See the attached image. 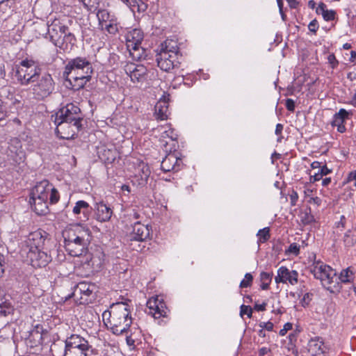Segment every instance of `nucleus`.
Instances as JSON below:
<instances>
[{
    "label": "nucleus",
    "mask_w": 356,
    "mask_h": 356,
    "mask_svg": "<svg viewBox=\"0 0 356 356\" xmlns=\"http://www.w3.org/2000/svg\"><path fill=\"white\" fill-rule=\"evenodd\" d=\"M96 219L99 222H106L112 216L113 211L103 202L97 203L96 207Z\"/></svg>",
    "instance_id": "a878e982"
},
{
    "label": "nucleus",
    "mask_w": 356,
    "mask_h": 356,
    "mask_svg": "<svg viewBox=\"0 0 356 356\" xmlns=\"http://www.w3.org/2000/svg\"><path fill=\"white\" fill-rule=\"evenodd\" d=\"M252 308L250 306H247V305H244L241 306L240 314L241 316L246 314L249 318H250L252 316Z\"/></svg>",
    "instance_id": "8fccbe9b"
},
{
    "label": "nucleus",
    "mask_w": 356,
    "mask_h": 356,
    "mask_svg": "<svg viewBox=\"0 0 356 356\" xmlns=\"http://www.w3.org/2000/svg\"><path fill=\"white\" fill-rule=\"evenodd\" d=\"M89 243H64L68 254L72 257H79L86 252Z\"/></svg>",
    "instance_id": "bb28decb"
},
{
    "label": "nucleus",
    "mask_w": 356,
    "mask_h": 356,
    "mask_svg": "<svg viewBox=\"0 0 356 356\" xmlns=\"http://www.w3.org/2000/svg\"><path fill=\"white\" fill-rule=\"evenodd\" d=\"M13 312V306L3 294L0 290V316H6Z\"/></svg>",
    "instance_id": "cd10ccee"
},
{
    "label": "nucleus",
    "mask_w": 356,
    "mask_h": 356,
    "mask_svg": "<svg viewBox=\"0 0 356 356\" xmlns=\"http://www.w3.org/2000/svg\"><path fill=\"white\" fill-rule=\"evenodd\" d=\"M343 243L346 247H351L356 243V236L350 230H348L343 238Z\"/></svg>",
    "instance_id": "58836bf2"
},
{
    "label": "nucleus",
    "mask_w": 356,
    "mask_h": 356,
    "mask_svg": "<svg viewBox=\"0 0 356 356\" xmlns=\"http://www.w3.org/2000/svg\"><path fill=\"white\" fill-rule=\"evenodd\" d=\"M298 200V195L297 192L293 191L290 195V201L292 206H295Z\"/></svg>",
    "instance_id": "4d7b16f0"
},
{
    "label": "nucleus",
    "mask_w": 356,
    "mask_h": 356,
    "mask_svg": "<svg viewBox=\"0 0 356 356\" xmlns=\"http://www.w3.org/2000/svg\"><path fill=\"white\" fill-rule=\"evenodd\" d=\"M301 220L302 223L307 225L310 224L314 220V216L310 213V212L305 211L301 214Z\"/></svg>",
    "instance_id": "a18cd8bd"
},
{
    "label": "nucleus",
    "mask_w": 356,
    "mask_h": 356,
    "mask_svg": "<svg viewBox=\"0 0 356 356\" xmlns=\"http://www.w3.org/2000/svg\"><path fill=\"white\" fill-rule=\"evenodd\" d=\"M314 277L321 280L322 285L332 293L339 289L338 276L334 269L322 261L314 262L310 268Z\"/></svg>",
    "instance_id": "7ed1b4c3"
},
{
    "label": "nucleus",
    "mask_w": 356,
    "mask_h": 356,
    "mask_svg": "<svg viewBox=\"0 0 356 356\" xmlns=\"http://www.w3.org/2000/svg\"><path fill=\"white\" fill-rule=\"evenodd\" d=\"M298 273L296 270H289L285 266H281L277 270V275L275 280L276 283H286L289 282L291 284L294 285L298 283Z\"/></svg>",
    "instance_id": "dca6fc26"
},
{
    "label": "nucleus",
    "mask_w": 356,
    "mask_h": 356,
    "mask_svg": "<svg viewBox=\"0 0 356 356\" xmlns=\"http://www.w3.org/2000/svg\"><path fill=\"white\" fill-rule=\"evenodd\" d=\"M92 71V64L88 59L76 57L68 61L64 75L74 90H79L90 79Z\"/></svg>",
    "instance_id": "f03ea898"
},
{
    "label": "nucleus",
    "mask_w": 356,
    "mask_h": 356,
    "mask_svg": "<svg viewBox=\"0 0 356 356\" xmlns=\"http://www.w3.org/2000/svg\"><path fill=\"white\" fill-rule=\"evenodd\" d=\"M59 31L61 36L66 35L69 33V29L67 26L62 24L60 21L54 20L48 28V35L51 41L58 47L61 44L60 35H54V32Z\"/></svg>",
    "instance_id": "ddd939ff"
},
{
    "label": "nucleus",
    "mask_w": 356,
    "mask_h": 356,
    "mask_svg": "<svg viewBox=\"0 0 356 356\" xmlns=\"http://www.w3.org/2000/svg\"><path fill=\"white\" fill-rule=\"evenodd\" d=\"M309 203L319 206L321 204V199L318 197H309L307 200Z\"/></svg>",
    "instance_id": "bf43d9fd"
},
{
    "label": "nucleus",
    "mask_w": 356,
    "mask_h": 356,
    "mask_svg": "<svg viewBox=\"0 0 356 356\" xmlns=\"http://www.w3.org/2000/svg\"><path fill=\"white\" fill-rule=\"evenodd\" d=\"M169 114L168 102L163 97L157 102L154 106V115L157 120H165L168 119Z\"/></svg>",
    "instance_id": "b1692460"
},
{
    "label": "nucleus",
    "mask_w": 356,
    "mask_h": 356,
    "mask_svg": "<svg viewBox=\"0 0 356 356\" xmlns=\"http://www.w3.org/2000/svg\"><path fill=\"white\" fill-rule=\"evenodd\" d=\"M272 280V274L266 272H262L260 274L261 289L267 290L269 288L270 283Z\"/></svg>",
    "instance_id": "e433bc0d"
},
{
    "label": "nucleus",
    "mask_w": 356,
    "mask_h": 356,
    "mask_svg": "<svg viewBox=\"0 0 356 356\" xmlns=\"http://www.w3.org/2000/svg\"><path fill=\"white\" fill-rule=\"evenodd\" d=\"M178 135L175 132V131L171 128H169L168 130H165L162 133L161 138H170L172 141H175L177 139Z\"/></svg>",
    "instance_id": "79ce46f5"
},
{
    "label": "nucleus",
    "mask_w": 356,
    "mask_h": 356,
    "mask_svg": "<svg viewBox=\"0 0 356 356\" xmlns=\"http://www.w3.org/2000/svg\"><path fill=\"white\" fill-rule=\"evenodd\" d=\"M90 351L65 348L64 356H89L90 355Z\"/></svg>",
    "instance_id": "4c0bfd02"
},
{
    "label": "nucleus",
    "mask_w": 356,
    "mask_h": 356,
    "mask_svg": "<svg viewBox=\"0 0 356 356\" xmlns=\"http://www.w3.org/2000/svg\"><path fill=\"white\" fill-rule=\"evenodd\" d=\"M340 280L343 283H348L356 281V277L351 267L343 269L338 277V281Z\"/></svg>",
    "instance_id": "c85d7f7f"
},
{
    "label": "nucleus",
    "mask_w": 356,
    "mask_h": 356,
    "mask_svg": "<svg viewBox=\"0 0 356 356\" xmlns=\"http://www.w3.org/2000/svg\"><path fill=\"white\" fill-rule=\"evenodd\" d=\"M102 29L106 31L108 33L115 35L118 32L119 25L117 19L114 17L109 22L106 23L104 26H101Z\"/></svg>",
    "instance_id": "473e14b6"
},
{
    "label": "nucleus",
    "mask_w": 356,
    "mask_h": 356,
    "mask_svg": "<svg viewBox=\"0 0 356 356\" xmlns=\"http://www.w3.org/2000/svg\"><path fill=\"white\" fill-rule=\"evenodd\" d=\"M143 37V31L138 29L129 31L125 35L127 48L134 60H139L146 56L145 49L140 46Z\"/></svg>",
    "instance_id": "423d86ee"
},
{
    "label": "nucleus",
    "mask_w": 356,
    "mask_h": 356,
    "mask_svg": "<svg viewBox=\"0 0 356 356\" xmlns=\"http://www.w3.org/2000/svg\"><path fill=\"white\" fill-rule=\"evenodd\" d=\"M54 123L56 125V133L57 136L60 138L66 140L73 138L82 126L81 123L56 119L54 120Z\"/></svg>",
    "instance_id": "1a4fd4ad"
},
{
    "label": "nucleus",
    "mask_w": 356,
    "mask_h": 356,
    "mask_svg": "<svg viewBox=\"0 0 356 356\" xmlns=\"http://www.w3.org/2000/svg\"><path fill=\"white\" fill-rule=\"evenodd\" d=\"M266 303L264 302L262 304H256L254 305V309L257 311H264L266 309Z\"/></svg>",
    "instance_id": "e2e57ef3"
},
{
    "label": "nucleus",
    "mask_w": 356,
    "mask_h": 356,
    "mask_svg": "<svg viewBox=\"0 0 356 356\" xmlns=\"http://www.w3.org/2000/svg\"><path fill=\"white\" fill-rule=\"evenodd\" d=\"M261 328H264L268 331H271L273 329V323L271 322H262L259 324Z\"/></svg>",
    "instance_id": "13d9d810"
},
{
    "label": "nucleus",
    "mask_w": 356,
    "mask_h": 356,
    "mask_svg": "<svg viewBox=\"0 0 356 356\" xmlns=\"http://www.w3.org/2000/svg\"><path fill=\"white\" fill-rule=\"evenodd\" d=\"M332 170L329 169L326 165H324L320 169H318L317 172H315L314 175L310 176V182L319 181L323 178V176L330 174Z\"/></svg>",
    "instance_id": "72a5a7b5"
},
{
    "label": "nucleus",
    "mask_w": 356,
    "mask_h": 356,
    "mask_svg": "<svg viewBox=\"0 0 356 356\" xmlns=\"http://www.w3.org/2000/svg\"><path fill=\"white\" fill-rule=\"evenodd\" d=\"M149 236V229L148 225L136 222L132 227L131 232V240L143 241Z\"/></svg>",
    "instance_id": "6ab92c4d"
},
{
    "label": "nucleus",
    "mask_w": 356,
    "mask_h": 356,
    "mask_svg": "<svg viewBox=\"0 0 356 356\" xmlns=\"http://www.w3.org/2000/svg\"><path fill=\"white\" fill-rule=\"evenodd\" d=\"M125 335H126L127 344L129 346H134L135 339L132 337V335L131 334L128 335V333L127 334H125Z\"/></svg>",
    "instance_id": "680f3d73"
},
{
    "label": "nucleus",
    "mask_w": 356,
    "mask_h": 356,
    "mask_svg": "<svg viewBox=\"0 0 356 356\" xmlns=\"http://www.w3.org/2000/svg\"><path fill=\"white\" fill-rule=\"evenodd\" d=\"M343 229L341 228H337V227H333V232H332V239L334 242H337L340 240V236L343 232Z\"/></svg>",
    "instance_id": "09e8293b"
},
{
    "label": "nucleus",
    "mask_w": 356,
    "mask_h": 356,
    "mask_svg": "<svg viewBox=\"0 0 356 356\" xmlns=\"http://www.w3.org/2000/svg\"><path fill=\"white\" fill-rule=\"evenodd\" d=\"M32 84L33 94L37 99H43L49 96L55 88V82L49 73L39 75L38 79Z\"/></svg>",
    "instance_id": "6e6552de"
},
{
    "label": "nucleus",
    "mask_w": 356,
    "mask_h": 356,
    "mask_svg": "<svg viewBox=\"0 0 356 356\" xmlns=\"http://www.w3.org/2000/svg\"><path fill=\"white\" fill-rule=\"evenodd\" d=\"M7 110L1 99H0V121L4 120L7 117Z\"/></svg>",
    "instance_id": "864d4df0"
},
{
    "label": "nucleus",
    "mask_w": 356,
    "mask_h": 356,
    "mask_svg": "<svg viewBox=\"0 0 356 356\" xmlns=\"http://www.w3.org/2000/svg\"><path fill=\"white\" fill-rule=\"evenodd\" d=\"M309 30L314 33H316L318 28V24L316 19L312 20L308 25Z\"/></svg>",
    "instance_id": "5fc2aeb1"
},
{
    "label": "nucleus",
    "mask_w": 356,
    "mask_h": 356,
    "mask_svg": "<svg viewBox=\"0 0 356 356\" xmlns=\"http://www.w3.org/2000/svg\"><path fill=\"white\" fill-rule=\"evenodd\" d=\"M28 257H29L31 265L33 267L42 268L46 266L50 261L51 258L45 252L41 249L29 250Z\"/></svg>",
    "instance_id": "2eb2a0df"
},
{
    "label": "nucleus",
    "mask_w": 356,
    "mask_h": 356,
    "mask_svg": "<svg viewBox=\"0 0 356 356\" xmlns=\"http://www.w3.org/2000/svg\"><path fill=\"white\" fill-rule=\"evenodd\" d=\"M124 70L134 83L143 82L146 80L147 70L143 65L128 63L124 65Z\"/></svg>",
    "instance_id": "f8f14e48"
},
{
    "label": "nucleus",
    "mask_w": 356,
    "mask_h": 356,
    "mask_svg": "<svg viewBox=\"0 0 356 356\" xmlns=\"http://www.w3.org/2000/svg\"><path fill=\"white\" fill-rule=\"evenodd\" d=\"M88 207L89 204L88 202L83 200H79L76 203L75 206L74 207L73 213L74 214H79L82 209H88Z\"/></svg>",
    "instance_id": "a19ab883"
},
{
    "label": "nucleus",
    "mask_w": 356,
    "mask_h": 356,
    "mask_svg": "<svg viewBox=\"0 0 356 356\" xmlns=\"http://www.w3.org/2000/svg\"><path fill=\"white\" fill-rule=\"evenodd\" d=\"M346 224V218L345 217V216L341 215L340 216L339 220L338 221L335 222L334 226L337 227V228H341L342 229H344Z\"/></svg>",
    "instance_id": "3c124183"
},
{
    "label": "nucleus",
    "mask_w": 356,
    "mask_h": 356,
    "mask_svg": "<svg viewBox=\"0 0 356 356\" xmlns=\"http://www.w3.org/2000/svg\"><path fill=\"white\" fill-rule=\"evenodd\" d=\"M59 193L58 191L52 186V190L51 191L49 196V202L51 204H56L59 200Z\"/></svg>",
    "instance_id": "c03bdc74"
},
{
    "label": "nucleus",
    "mask_w": 356,
    "mask_h": 356,
    "mask_svg": "<svg viewBox=\"0 0 356 356\" xmlns=\"http://www.w3.org/2000/svg\"><path fill=\"white\" fill-rule=\"evenodd\" d=\"M28 341L31 343L33 341V344L31 346H38L42 343V335L38 330H32L30 332Z\"/></svg>",
    "instance_id": "c9c22d12"
},
{
    "label": "nucleus",
    "mask_w": 356,
    "mask_h": 356,
    "mask_svg": "<svg viewBox=\"0 0 356 356\" xmlns=\"http://www.w3.org/2000/svg\"><path fill=\"white\" fill-rule=\"evenodd\" d=\"M102 318L107 329L113 334H127L132 324L131 312L127 304L116 302L110 309L104 312Z\"/></svg>",
    "instance_id": "f257e3e1"
},
{
    "label": "nucleus",
    "mask_w": 356,
    "mask_h": 356,
    "mask_svg": "<svg viewBox=\"0 0 356 356\" xmlns=\"http://www.w3.org/2000/svg\"><path fill=\"white\" fill-rule=\"evenodd\" d=\"M307 350L312 356H321L327 350L320 337L311 339L307 343Z\"/></svg>",
    "instance_id": "aec40b11"
},
{
    "label": "nucleus",
    "mask_w": 356,
    "mask_h": 356,
    "mask_svg": "<svg viewBox=\"0 0 356 356\" xmlns=\"http://www.w3.org/2000/svg\"><path fill=\"white\" fill-rule=\"evenodd\" d=\"M316 13L318 14L321 13L325 21H331L335 18V11L333 10H327L326 8V5L323 3H320L318 4V6L316 8Z\"/></svg>",
    "instance_id": "c756f323"
},
{
    "label": "nucleus",
    "mask_w": 356,
    "mask_h": 356,
    "mask_svg": "<svg viewBox=\"0 0 356 356\" xmlns=\"http://www.w3.org/2000/svg\"><path fill=\"white\" fill-rule=\"evenodd\" d=\"M135 178L138 181V184L140 186L145 185L151 174L149 165L145 163H140L135 169Z\"/></svg>",
    "instance_id": "5701e85b"
},
{
    "label": "nucleus",
    "mask_w": 356,
    "mask_h": 356,
    "mask_svg": "<svg viewBox=\"0 0 356 356\" xmlns=\"http://www.w3.org/2000/svg\"><path fill=\"white\" fill-rule=\"evenodd\" d=\"M45 232L42 230H37L31 232L28 237V246L32 250L42 249L44 247L46 239Z\"/></svg>",
    "instance_id": "a211bd4d"
},
{
    "label": "nucleus",
    "mask_w": 356,
    "mask_h": 356,
    "mask_svg": "<svg viewBox=\"0 0 356 356\" xmlns=\"http://www.w3.org/2000/svg\"><path fill=\"white\" fill-rule=\"evenodd\" d=\"M348 113L343 108H341L339 111L334 115L333 120L331 122L332 126L337 127L343 124L348 118Z\"/></svg>",
    "instance_id": "2f4dec72"
},
{
    "label": "nucleus",
    "mask_w": 356,
    "mask_h": 356,
    "mask_svg": "<svg viewBox=\"0 0 356 356\" xmlns=\"http://www.w3.org/2000/svg\"><path fill=\"white\" fill-rule=\"evenodd\" d=\"M55 119L81 123L83 115L81 109L76 105L70 103L59 110L56 115Z\"/></svg>",
    "instance_id": "9d476101"
},
{
    "label": "nucleus",
    "mask_w": 356,
    "mask_h": 356,
    "mask_svg": "<svg viewBox=\"0 0 356 356\" xmlns=\"http://www.w3.org/2000/svg\"><path fill=\"white\" fill-rule=\"evenodd\" d=\"M287 254H293L294 255H298L300 252V246L296 243H291L288 250L286 251Z\"/></svg>",
    "instance_id": "de8ad7c7"
},
{
    "label": "nucleus",
    "mask_w": 356,
    "mask_h": 356,
    "mask_svg": "<svg viewBox=\"0 0 356 356\" xmlns=\"http://www.w3.org/2000/svg\"><path fill=\"white\" fill-rule=\"evenodd\" d=\"M258 237V243H264L270 238V229L265 227L259 229L257 234Z\"/></svg>",
    "instance_id": "ea45409f"
},
{
    "label": "nucleus",
    "mask_w": 356,
    "mask_h": 356,
    "mask_svg": "<svg viewBox=\"0 0 356 356\" xmlns=\"http://www.w3.org/2000/svg\"><path fill=\"white\" fill-rule=\"evenodd\" d=\"M97 17L101 26H104L106 23L108 24L109 21L115 17L113 15H111L106 10H99L97 13Z\"/></svg>",
    "instance_id": "f704fd0d"
},
{
    "label": "nucleus",
    "mask_w": 356,
    "mask_h": 356,
    "mask_svg": "<svg viewBox=\"0 0 356 356\" xmlns=\"http://www.w3.org/2000/svg\"><path fill=\"white\" fill-rule=\"evenodd\" d=\"M30 203L37 214L45 215L49 213L48 199L31 197Z\"/></svg>",
    "instance_id": "393cba45"
},
{
    "label": "nucleus",
    "mask_w": 356,
    "mask_h": 356,
    "mask_svg": "<svg viewBox=\"0 0 356 356\" xmlns=\"http://www.w3.org/2000/svg\"><path fill=\"white\" fill-rule=\"evenodd\" d=\"M286 1L289 3V6L292 8H295L298 4V2L296 0H286Z\"/></svg>",
    "instance_id": "69168bd1"
},
{
    "label": "nucleus",
    "mask_w": 356,
    "mask_h": 356,
    "mask_svg": "<svg viewBox=\"0 0 356 356\" xmlns=\"http://www.w3.org/2000/svg\"><path fill=\"white\" fill-rule=\"evenodd\" d=\"M178 47L171 40H165L160 47L159 52L156 54L158 67L165 72L172 70L179 63L177 60Z\"/></svg>",
    "instance_id": "20e7f679"
},
{
    "label": "nucleus",
    "mask_w": 356,
    "mask_h": 356,
    "mask_svg": "<svg viewBox=\"0 0 356 356\" xmlns=\"http://www.w3.org/2000/svg\"><path fill=\"white\" fill-rule=\"evenodd\" d=\"M65 348L92 352L88 341L78 334H72L67 337L65 341Z\"/></svg>",
    "instance_id": "4468645a"
},
{
    "label": "nucleus",
    "mask_w": 356,
    "mask_h": 356,
    "mask_svg": "<svg viewBox=\"0 0 356 356\" xmlns=\"http://www.w3.org/2000/svg\"><path fill=\"white\" fill-rule=\"evenodd\" d=\"M147 314L152 315L154 318H160L167 315L166 305L163 299L159 296L150 298L147 302Z\"/></svg>",
    "instance_id": "9b49d317"
},
{
    "label": "nucleus",
    "mask_w": 356,
    "mask_h": 356,
    "mask_svg": "<svg viewBox=\"0 0 356 356\" xmlns=\"http://www.w3.org/2000/svg\"><path fill=\"white\" fill-rule=\"evenodd\" d=\"M327 61L332 69L336 68L339 64V62L334 54H330L327 56Z\"/></svg>",
    "instance_id": "603ef678"
},
{
    "label": "nucleus",
    "mask_w": 356,
    "mask_h": 356,
    "mask_svg": "<svg viewBox=\"0 0 356 356\" xmlns=\"http://www.w3.org/2000/svg\"><path fill=\"white\" fill-rule=\"evenodd\" d=\"M282 130H283V125L282 124H277L276 125L275 133L277 136L281 135Z\"/></svg>",
    "instance_id": "0e129e2a"
},
{
    "label": "nucleus",
    "mask_w": 356,
    "mask_h": 356,
    "mask_svg": "<svg viewBox=\"0 0 356 356\" xmlns=\"http://www.w3.org/2000/svg\"><path fill=\"white\" fill-rule=\"evenodd\" d=\"M52 190V184L49 181L44 179L38 183L31 191V197H42L48 199L51 191Z\"/></svg>",
    "instance_id": "412c9836"
},
{
    "label": "nucleus",
    "mask_w": 356,
    "mask_h": 356,
    "mask_svg": "<svg viewBox=\"0 0 356 356\" xmlns=\"http://www.w3.org/2000/svg\"><path fill=\"white\" fill-rule=\"evenodd\" d=\"M62 41L73 45L76 42V38L72 33L69 32L66 35H63V39H61V42Z\"/></svg>",
    "instance_id": "49530a36"
},
{
    "label": "nucleus",
    "mask_w": 356,
    "mask_h": 356,
    "mask_svg": "<svg viewBox=\"0 0 356 356\" xmlns=\"http://www.w3.org/2000/svg\"><path fill=\"white\" fill-rule=\"evenodd\" d=\"M123 3H126L130 9L134 12L137 10L138 12L145 11L147 6V4L143 3L141 0H121Z\"/></svg>",
    "instance_id": "7c9ffc66"
},
{
    "label": "nucleus",
    "mask_w": 356,
    "mask_h": 356,
    "mask_svg": "<svg viewBox=\"0 0 356 356\" xmlns=\"http://www.w3.org/2000/svg\"><path fill=\"white\" fill-rule=\"evenodd\" d=\"M286 107L287 108L288 111H294L295 110V102L292 99H287L286 100Z\"/></svg>",
    "instance_id": "6e6d98bb"
},
{
    "label": "nucleus",
    "mask_w": 356,
    "mask_h": 356,
    "mask_svg": "<svg viewBox=\"0 0 356 356\" xmlns=\"http://www.w3.org/2000/svg\"><path fill=\"white\" fill-rule=\"evenodd\" d=\"M40 67L32 60H23L17 67L15 77L22 86L34 83L40 75Z\"/></svg>",
    "instance_id": "39448f33"
},
{
    "label": "nucleus",
    "mask_w": 356,
    "mask_h": 356,
    "mask_svg": "<svg viewBox=\"0 0 356 356\" xmlns=\"http://www.w3.org/2000/svg\"><path fill=\"white\" fill-rule=\"evenodd\" d=\"M348 79L350 81L356 80V72H350L348 74Z\"/></svg>",
    "instance_id": "774afa93"
},
{
    "label": "nucleus",
    "mask_w": 356,
    "mask_h": 356,
    "mask_svg": "<svg viewBox=\"0 0 356 356\" xmlns=\"http://www.w3.org/2000/svg\"><path fill=\"white\" fill-rule=\"evenodd\" d=\"M95 285L86 282H79L75 287L73 295L81 300V303L88 302V297L95 289Z\"/></svg>",
    "instance_id": "f3484780"
},
{
    "label": "nucleus",
    "mask_w": 356,
    "mask_h": 356,
    "mask_svg": "<svg viewBox=\"0 0 356 356\" xmlns=\"http://www.w3.org/2000/svg\"><path fill=\"white\" fill-rule=\"evenodd\" d=\"M181 160L174 154H168L161 162V169L164 172L178 171Z\"/></svg>",
    "instance_id": "4be33fe9"
},
{
    "label": "nucleus",
    "mask_w": 356,
    "mask_h": 356,
    "mask_svg": "<svg viewBox=\"0 0 356 356\" xmlns=\"http://www.w3.org/2000/svg\"><path fill=\"white\" fill-rule=\"evenodd\" d=\"M323 165H321V163L318 161H314L311 164V167L312 169H320Z\"/></svg>",
    "instance_id": "338daca9"
},
{
    "label": "nucleus",
    "mask_w": 356,
    "mask_h": 356,
    "mask_svg": "<svg viewBox=\"0 0 356 356\" xmlns=\"http://www.w3.org/2000/svg\"><path fill=\"white\" fill-rule=\"evenodd\" d=\"M253 280L252 275L248 273L245 275L244 279L240 283L241 288H246L251 286Z\"/></svg>",
    "instance_id": "37998d69"
},
{
    "label": "nucleus",
    "mask_w": 356,
    "mask_h": 356,
    "mask_svg": "<svg viewBox=\"0 0 356 356\" xmlns=\"http://www.w3.org/2000/svg\"><path fill=\"white\" fill-rule=\"evenodd\" d=\"M292 328V325L290 323H287L284 325L283 329L280 330V334L284 336L286 334L288 330Z\"/></svg>",
    "instance_id": "052dcab7"
},
{
    "label": "nucleus",
    "mask_w": 356,
    "mask_h": 356,
    "mask_svg": "<svg viewBox=\"0 0 356 356\" xmlns=\"http://www.w3.org/2000/svg\"><path fill=\"white\" fill-rule=\"evenodd\" d=\"M64 243H90V231L86 227L76 224L67 227L62 233Z\"/></svg>",
    "instance_id": "0eeeda50"
}]
</instances>
